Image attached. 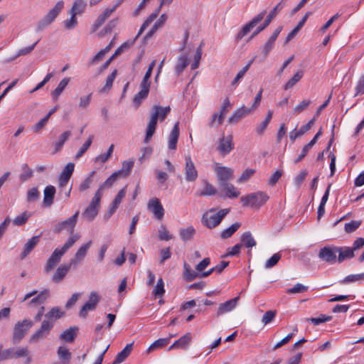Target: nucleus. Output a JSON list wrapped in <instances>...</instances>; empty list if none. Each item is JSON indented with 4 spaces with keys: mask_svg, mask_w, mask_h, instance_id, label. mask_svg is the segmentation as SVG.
<instances>
[{
    "mask_svg": "<svg viewBox=\"0 0 364 364\" xmlns=\"http://www.w3.org/2000/svg\"><path fill=\"white\" fill-rule=\"evenodd\" d=\"M311 103L310 100H304L299 105H297L293 109L294 114H299L306 110L309 105Z\"/></svg>",
    "mask_w": 364,
    "mask_h": 364,
    "instance_id": "nucleus-63",
    "label": "nucleus"
},
{
    "mask_svg": "<svg viewBox=\"0 0 364 364\" xmlns=\"http://www.w3.org/2000/svg\"><path fill=\"white\" fill-rule=\"evenodd\" d=\"M53 322L49 320H44L39 329L33 333L30 338V341H38L44 337L47 336L52 328L53 327Z\"/></svg>",
    "mask_w": 364,
    "mask_h": 364,
    "instance_id": "nucleus-13",
    "label": "nucleus"
},
{
    "mask_svg": "<svg viewBox=\"0 0 364 364\" xmlns=\"http://www.w3.org/2000/svg\"><path fill=\"white\" fill-rule=\"evenodd\" d=\"M234 149L232 142V136L228 135L223 136L219 139L218 150L223 156L228 154Z\"/></svg>",
    "mask_w": 364,
    "mask_h": 364,
    "instance_id": "nucleus-18",
    "label": "nucleus"
},
{
    "mask_svg": "<svg viewBox=\"0 0 364 364\" xmlns=\"http://www.w3.org/2000/svg\"><path fill=\"white\" fill-rule=\"evenodd\" d=\"M315 122V118L311 119L308 123L302 126L299 130L294 129L289 133V139L291 141H294L296 138L301 136L306 132H307L314 125Z\"/></svg>",
    "mask_w": 364,
    "mask_h": 364,
    "instance_id": "nucleus-25",
    "label": "nucleus"
},
{
    "mask_svg": "<svg viewBox=\"0 0 364 364\" xmlns=\"http://www.w3.org/2000/svg\"><path fill=\"white\" fill-rule=\"evenodd\" d=\"M231 107L232 105L230 102V100H228V98H226L222 105L220 113H215L213 115L209 126L213 127H218L219 125L222 124L226 113L229 112Z\"/></svg>",
    "mask_w": 364,
    "mask_h": 364,
    "instance_id": "nucleus-11",
    "label": "nucleus"
},
{
    "mask_svg": "<svg viewBox=\"0 0 364 364\" xmlns=\"http://www.w3.org/2000/svg\"><path fill=\"white\" fill-rule=\"evenodd\" d=\"M72 266L73 265L71 264L70 262L68 264H60L53 274L52 281L55 283L60 282L65 278Z\"/></svg>",
    "mask_w": 364,
    "mask_h": 364,
    "instance_id": "nucleus-23",
    "label": "nucleus"
},
{
    "mask_svg": "<svg viewBox=\"0 0 364 364\" xmlns=\"http://www.w3.org/2000/svg\"><path fill=\"white\" fill-rule=\"evenodd\" d=\"M338 262L341 263L343 261L353 258L354 257V252L350 247H338Z\"/></svg>",
    "mask_w": 364,
    "mask_h": 364,
    "instance_id": "nucleus-30",
    "label": "nucleus"
},
{
    "mask_svg": "<svg viewBox=\"0 0 364 364\" xmlns=\"http://www.w3.org/2000/svg\"><path fill=\"white\" fill-rule=\"evenodd\" d=\"M58 358L62 360L63 363L68 364L71 359V353L69 350L63 346H60L58 349Z\"/></svg>",
    "mask_w": 364,
    "mask_h": 364,
    "instance_id": "nucleus-49",
    "label": "nucleus"
},
{
    "mask_svg": "<svg viewBox=\"0 0 364 364\" xmlns=\"http://www.w3.org/2000/svg\"><path fill=\"white\" fill-rule=\"evenodd\" d=\"M33 325V322L30 319L18 321L14 327L13 342L14 343L20 342Z\"/></svg>",
    "mask_w": 364,
    "mask_h": 364,
    "instance_id": "nucleus-5",
    "label": "nucleus"
},
{
    "mask_svg": "<svg viewBox=\"0 0 364 364\" xmlns=\"http://www.w3.org/2000/svg\"><path fill=\"white\" fill-rule=\"evenodd\" d=\"M338 247L325 246L319 250L318 257L323 262L334 264L338 262Z\"/></svg>",
    "mask_w": 364,
    "mask_h": 364,
    "instance_id": "nucleus-7",
    "label": "nucleus"
},
{
    "mask_svg": "<svg viewBox=\"0 0 364 364\" xmlns=\"http://www.w3.org/2000/svg\"><path fill=\"white\" fill-rule=\"evenodd\" d=\"M94 139V135H90L86 141L82 144V146L80 148L79 151L77 152L75 158L76 159L80 158L89 149L92 143V140Z\"/></svg>",
    "mask_w": 364,
    "mask_h": 364,
    "instance_id": "nucleus-55",
    "label": "nucleus"
},
{
    "mask_svg": "<svg viewBox=\"0 0 364 364\" xmlns=\"http://www.w3.org/2000/svg\"><path fill=\"white\" fill-rule=\"evenodd\" d=\"M284 0H282L268 14L266 19L263 22L262 24H261L259 26H258L256 30L252 33V34L250 36L249 39H252L255 38L256 36H257L260 32L264 31L271 23L272 19L277 15V13L280 11L283 7Z\"/></svg>",
    "mask_w": 364,
    "mask_h": 364,
    "instance_id": "nucleus-9",
    "label": "nucleus"
},
{
    "mask_svg": "<svg viewBox=\"0 0 364 364\" xmlns=\"http://www.w3.org/2000/svg\"><path fill=\"white\" fill-rule=\"evenodd\" d=\"M87 2L85 0H75L70 9V14L80 15L85 11Z\"/></svg>",
    "mask_w": 364,
    "mask_h": 364,
    "instance_id": "nucleus-36",
    "label": "nucleus"
},
{
    "mask_svg": "<svg viewBox=\"0 0 364 364\" xmlns=\"http://www.w3.org/2000/svg\"><path fill=\"white\" fill-rule=\"evenodd\" d=\"M55 194V188L53 186H47L43 191V205L46 207H50L53 203Z\"/></svg>",
    "mask_w": 364,
    "mask_h": 364,
    "instance_id": "nucleus-27",
    "label": "nucleus"
},
{
    "mask_svg": "<svg viewBox=\"0 0 364 364\" xmlns=\"http://www.w3.org/2000/svg\"><path fill=\"white\" fill-rule=\"evenodd\" d=\"M50 296V291L48 289H43L36 296L33 297L29 302V305H36L43 304Z\"/></svg>",
    "mask_w": 364,
    "mask_h": 364,
    "instance_id": "nucleus-38",
    "label": "nucleus"
},
{
    "mask_svg": "<svg viewBox=\"0 0 364 364\" xmlns=\"http://www.w3.org/2000/svg\"><path fill=\"white\" fill-rule=\"evenodd\" d=\"M302 76L303 72L301 70L295 73L294 76L284 86V90L292 88V87L302 77Z\"/></svg>",
    "mask_w": 364,
    "mask_h": 364,
    "instance_id": "nucleus-59",
    "label": "nucleus"
},
{
    "mask_svg": "<svg viewBox=\"0 0 364 364\" xmlns=\"http://www.w3.org/2000/svg\"><path fill=\"white\" fill-rule=\"evenodd\" d=\"M31 215L28 214L26 211L23 212L22 214L16 216L14 220L13 223L15 225L21 226L24 225L28 219L30 218Z\"/></svg>",
    "mask_w": 364,
    "mask_h": 364,
    "instance_id": "nucleus-64",
    "label": "nucleus"
},
{
    "mask_svg": "<svg viewBox=\"0 0 364 364\" xmlns=\"http://www.w3.org/2000/svg\"><path fill=\"white\" fill-rule=\"evenodd\" d=\"M114 145L111 144L108 148V150L106 153L101 154L95 157V163H101L104 164L112 156L113 151H114Z\"/></svg>",
    "mask_w": 364,
    "mask_h": 364,
    "instance_id": "nucleus-48",
    "label": "nucleus"
},
{
    "mask_svg": "<svg viewBox=\"0 0 364 364\" xmlns=\"http://www.w3.org/2000/svg\"><path fill=\"white\" fill-rule=\"evenodd\" d=\"M95 173V171L90 173L89 176L86 177L79 186V191L84 192L87 190L93 182V176Z\"/></svg>",
    "mask_w": 364,
    "mask_h": 364,
    "instance_id": "nucleus-52",
    "label": "nucleus"
},
{
    "mask_svg": "<svg viewBox=\"0 0 364 364\" xmlns=\"http://www.w3.org/2000/svg\"><path fill=\"white\" fill-rule=\"evenodd\" d=\"M239 299L240 296H236L232 299L220 304L217 311V316H220L224 314L232 311L236 307Z\"/></svg>",
    "mask_w": 364,
    "mask_h": 364,
    "instance_id": "nucleus-22",
    "label": "nucleus"
},
{
    "mask_svg": "<svg viewBox=\"0 0 364 364\" xmlns=\"http://www.w3.org/2000/svg\"><path fill=\"white\" fill-rule=\"evenodd\" d=\"M64 7V2L63 1H60L57 2L55 6L50 9L48 13L45 16L50 23H52L55 18L58 16L60 11L63 10Z\"/></svg>",
    "mask_w": 364,
    "mask_h": 364,
    "instance_id": "nucleus-35",
    "label": "nucleus"
},
{
    "mask_svg": "<svg viewBox=\"0 0 364 364\" xmlns=\"http://www.w3.org/2000/svg\"><path fill=\"white\" fill-rule=\"evenodd\" d=\"M220 187L233 178V170L226 166H217L215 169Z\"/></svg>",
    "mask_w": 364,
    "mask_h": 364,
    "instance_id": "nucleus-15",
    "label": "nucleus"
},
{
    "mask_svg": "<svg viewBox=\"0 0 364 364\" xmlns=\"http://www.w3.org/2000/svg\"><path fill=\"white\" fill-rule=\"evenodd\" d=\"M261 99H262V92H259L255 97L254 102H253L252 105L251 106V107H246L244 105L240 107V109H242V114H243L244 117H246L247 115H249L251 113H252L257 108V107L259 106V105L260 103Z\"/></svg>",
    "mask_w": 364,
    "mask_h": 364,
    "instance_id": "nucleus-39",
    "label": "nucleus"
},
{
    "mask_svg": "<svg viewBox=\"0 0 364 364\" xmlns=\"http://www.w3.org/2000/svg\"><path fill=\"white\" fill-rule=\"evenodd\" d=\"M171 108L169 106L161 107L159 105H154L152 107L151 118L148 123L146 136L144 139V141L146 143H148L154 135L156 128L158 119L161 122L164 121L166 116L169 114Z\"/></svg>",
    "mask_w": 364,
    "mask_h": 364,
    "instance_id": "nucleus-2",
    "label": "nucleus"
},
{
    "mask_svg": "<svg viewBox=\"0 0 364 364\" xmlns=\"http://www.w3.org/2000/svg\"><path fill=\"white\" fill-rule=\"evenodd\" d=\"M216 193V189L207 181H204V188L203 191H200L198 196H213Z\"/></svg>",
    "mask_w": 364,
    "mask_h": 364,
    "instance_id": "nucleus-57",
    "label": "nucleus"
},
{
    "mask_svg": "<svg viewBox=\"0 0 364 364\" xmlns=\"http://www.w3.org/2000/svg\"><path fill=\"white\" fill-rule=\"evenodd\" d=\"M189 64V59L186 55L179 56L175 66V71L179 75Z\"/></svg>",
    "mask_w": 364,
    "mask_h": 364,
    "instance_id": "nucleus-42",
    "label": "nucleus"
},
{
    "mask_svg": "<svg viewBox=\"0 0 364 364\" xmlns=\"http://www.w3.org/2000/svg\"><path fill=\"white\" fill-rule=\"evenodd\" d=\"M102 196V193H100V191H96L90 205L82 213V216L87 220L92 221L97 215Z\"/></svg>",
    "mask_w": 364,
    "mask_h": 364,
    "instance_id": "nucleus-4",
    "label": "nucleus"
},
{
    "mask_svg": "<svg viewBox=\"0 0 364 364\" xmlns=\"http://www.w3.org/2000/svg\"><path fill=\"white\" fill-rule=\"evenodd\" d=\"M268 200V195L263 191L252 193L240 198L243 206H250L253 208H259Z\"/></svg>",
    "mask_w": 364,
    "mask_h": 364,
    "instance_id": "nucleus-3",
    "label": "nucleus"
},
{
    "mask_svg": "<svg viewBox=\"0 0 364 364\" xmlns=\"http://www.w3.org/2000/svg\"><path fill=\"white\" fill-rule=\"evenodd\" d=\"M40 241V235L33 236L25 244L23 251L21 252L20 257L23 259L37 245Z\"/></svg>",
    "mask_w": 364,
    "mask_h": 364,
    "instance_id": "nucleus-28",
    "label": "nucleus"
},
{
    "mask_svg": "<svg viewBox=\"0 0 364 364\" xmlns=\"http://www.w3.org/2000/svg\"><path fill=\"white\" fill-rule=\"evenodd\" d=\"M242 245L250 249L256 245V241L250 231L245 232L240 237Z\"/></svg>",
    "mask_w": 364,
    "mask_h": 364,
    "instance_id": "nucleus-37",
    "label": "nucleus"
},
{
    "mask_svg": "<svg viewBox=\"0 0 364 364\" xmlns=\"http://www.w3.org/2000/svg\"><path fill=\"white\" fill-rule=\"evenodd\" d=\"M75 168V164L73 163H68L63 170L62 171L61 173L59 176V187L60 188H63L67 186L68 183V181L74 171Z\"/></svg>",
    "mask_w": 364,
    "mask_h": 364,
    "instance_id": "nucleus-20",
    "label": "nucleus"
},
{
    "mask_svg": "<svg viewBox=\"0 0 364 364\" xmlns=\"http://www.w3.org/2000/svg\"><path fill=\"white\" fill-rule=\"evenodd\" d=\"M100 301V296L98 294L92 291L91 292L89 300L82 306L80 311V316L86 317L87 312L95 309L97 304Z\"/></svg>",
    "mask_w": 364,
    "mask_h": 364,
    "instance_id": "nucleus-16",
    "label": "nucleus"
},
{
    "mask_svg": "<svg viewBox=\"0 0 364 364\" xmlns=\"http://www.w3.org/2000/svg\"><path fill=\"white\" fill-rule=\"evenodd\" d=\"M64 312L62 311L59 307H53L46 314V317L48 319H58L61 318Z\"/></svg>",
    "mask_w": 364,
    "mask_h": 364,
    "instance_id": "nucleus-58",
    "label": "nucleus"
},
{
    "mask_svg": "<svg viewBox=\"0 0 364 364\" xmlns=\"http://www.w3.org/2000/svg\"><path fill=\"white\" fill-rule=\"evenodd\" d=\"M186 165L184 168L185 178L188 182H193L198 178V171L193 162L191 156L187 155L185 157Z\"/></svg>",
    "mask_w": 364,
    "mask_h": 364,
    "instance_id": "nucleus-14",
    "label": "nucleus"
},
{
    "mask_svg": "<svg viewBox=\"0 0 364 364\" xmlns=\"http://www.w3.org/2000/svg\"><path fill=\"white\" fill-rule=\"evenodd\" d=\"M282 30V26H279L271 35V36L268 38L264 46L260 48V54L259 55L262 58V60H265L269 53L274 47L275 41L279 35L280 32Z\"/></svg>",
    "mask_w": 364,
    "mask_h": 364,
    "instance_id": "nucleus-10",
    "label": "nucleus"
},
{
    "mask_svg": "<svg viewBox=\"0 0 364 364\" xmlns=\"http://www.w3.org/2000/svg\"><path fill=\"white\" fill-rule=\"evenodd\" d=\"M92 241H89L87 243L82 245L77 252L75 254L73 258L70 260V262L73 266L76 267L80 262H81L87 255V250L90 247Z\"/></svg>",
    "mask_w": 364,
    "mask_h": 364,
    "instance_id": "nucleus-21",
    "label": "nucleus"
},
{
    "mask_svg": "<svg viewBox=\"0 0 364 364\" xmlns=\"http://www.w3.org/2000/svg\"><path fill=\"white\" fill-rule=\"evenodd\" d=\"M64 7V2L63 1H60L57 2L55 6L50 9L48 13L45 16L50 23H52L55 18L58 16L60 11L63 10Z\"/></svg>",
    "mask_w": 364,
    "mask_h": 364,
    "instance_id": "nucleus-34",
    "label": "nucleus"
},
{
    "mask_svg": "<svg viewBox=\"0 0 364 364\" xmlns=\"http://www.w3.org/2000/svg\"><path fill=\"white\" fill-rule=\"evenodd\" d=\"M71 134L72 133L70 131H65L62 134H60L56 141L53 142V145L55 149V153L58 152L62 149L64 144L70 138Z\"/></svg>",
    "mask_w": 364,
    "mask_h": 364,
    "instance_id": "nucleus-40",
    "label": "nucleus"
},
{
    "mask_svg": "<svg viewBox=\"0 0 364 364\" xmlns=\"http://www.w3.org/2000/svg\"><path fill=\"white\" fill-rule=\"evenodd\" d=\"M225 191L228 198H237L240 196V191L231 183H226L221 186Z\"/></svg>",
    "mask_w": 364,
    "mask_h": 364,
    "instance_id": "nucleus-53",
    "label": "nucleus"
},
{
    "mask_svg": "<svg viewBox=\"0 0 364 364\" xmlns=\"http://www.w3.org/2000/svg\"><path fill=\"white\" fill-rule=\"evenodd\" d=\"M363 280H364V272L360 274L348 275L340 282L341 284H346L349 283L361 282Z\"/></svg>",
    "mask_w": 364,
    "mask_h": 364,
    "instance_id": "nucleus-51",
    "label": "nucleus"
},
{
    "mask_svg": "<svg viewBox=\"0 0 364 364\" xmlns=\"http://www.w3.org/2000/svg\"><path fill=\"white\" fill-rule=\"evenodd\" d=\"M78 215L79 211H77L73 216L70 217L67 220L56 224L54 228V232L58 233L63 230H67L70 233H73L77 223Z\"/></svg>",
    "mask_w": 364,
    "mask_h": 364,
    "instance_id": "nucleus-12",
    "label": "nucleus"
},
{
    "mask_svg": "<svg viewBox=\"0 0 364 364\" xmlns=\"http://www.w3.org/2000/svg\"><path fill=\"white\" fill-rule=\"evenodd\" d=\"M119 176V172H114L100 186L97 191H102L103 189L110 188L117 180Z\"/></svg>",
    "mask_w": 364,
    "mask_h": 364,
    "instance_id": "nucleus-46",
    "label": "nucleus"
},
{
    "mask_svg": "<svg viewBox=\"0 0 364 364\" xmlns=\"http://www.w3.org/2000/svg\"><path fill=\"white\" fill-rule=\"evenodd\" d=\"M78 234L73 235L62 247L55 249L50 257L47 260L44 267V271L49 273L53 271L55 266L60 262L63 255L80 239Z\"/></svg>",
    "mask_w": 364,
    "mask_h": 364,
    "instance_id": "nucleus-1",
    "label": "nucleus"
},
{
    "mask_svg": "<svg viewBox=\"0 0 364 364\" xmlns=\"http://www.w3.org/2000/svg\"><path fill=\"white\" fill-rule=\"evenodd\" d=\"M195 234L196 229L193 226L182 228L179 230L180 237L184 242L192 240Z\"/></svg>",
    "mask_w": 364,
    "mask_h": 364,
    "instance_id": "nucleus-41",
    "label": "nucleus"
},
{
    "mask_svg": "<svg viewBox=\"0 0 364 364\" xmlns=\"http://www.w3.org/2000/svg\"><path fill=\"white\" fill-rule=\"evenodd\" d=\"M133 343H128L124 348V349L117 353L112 364H120L122 363L131 353L132 350Z\"/></svg>",
    "mask_w": 364,
    "mask_h": 364,
    "instance_id": "nucleus-32",
    "label": "nucleus"
},
{
    "mask_svg": "<svg viewBox=\"0 0 364 364\" xmlns=\"http://www.w3.org/2000/svg\"><path fill=\"white\" fill-rule=\"evenodd\" d=\"M165 293L164 284L161 278L159 279L153 291L155 297H161Z\"/></svg>",
    "mask_w": 364,
    "mask_h": 364,
    "instance_id": "nucleus-60",
    "label": "nucleus"
},
{
    "mask_svg": "<svg viewBox=\"0 0 364 364\" xmlns=\"http://www.w3.org/2000/svg\"><path fill=\"white\" fill-rule=\"evenodd\" d=\"M148 209L154 214L157 220H161L164 215V209L157 198H151L147 204Z\"/></svg>",
    "mask_w": 364,
    "mask_h": 364,
    "instance_id": "nucleus-17",
    "label": "nucleus"
},
{
    "mask_svg": "<svg viewBox=\"0 0 364 364\" xmlns=\"http://www.w3.org/2000/svg\"><path fill=\"white\" fill-rule=\"evenodd\" d=\"M308 287L302 284L297 283L293 287L287 289L286 292L288 294H299L307 291Z\"/></svg>",
    "mask_w": 364,
    "mask_h": 364,
    "instance_id": "nucleus-61",
    "label": "nucleus"
},
{
    "mask_svg": "<svg viewBox=\"0 0 364 364\" xmlns=\"http://www.w3.org/2000/svg\"><path fill=\"white\" fill-rule=\"evenodd\" d=\"M11 355L13 358H26V364H29L31 362V358L30 356V351L28 347H18V348H11Z\"/></svg>",
    "mask_w": 364,
    "mask_h": 364,
    "instance_id": "nucleus-26",
    "label": "nucleus"
},
{
    "mask_svg": "<svg viewBox=\"0 0 364 364\" xmlns=\"http://www.w3.org/2000/svg\"><path fill=\"white\" fill-rule=\"evenodd\" d=\"M170 342V338H159L155 341L147 349V353H151L157 348L167 346Z\"/></svg>",
    "mask_w": 364,
    "mask_h": 364,
    "instance_id": "nucleus-47",
    "label": "nucleus"
},
{
    "mask_svg": "<svg viewBox=\"0 0 364 364\" xmlns=\"http://www.w3.org/2000/svg\"><path fill=\"white\" fill-rule=\"evenodd\" d=\"M38 42H39V40H38L37 41H36L33 44H32L31 46H28L27 47L21 48L20 50H18L16 55L11 58V60H15L19 56L28 55L34 50L35 47L38 43Z\"/></svg>",
    "mask_w": 364,
    "mask_h": 364,
    "instance_id": "nucleus-54",
    "label": "nucleus"
},
{
    "mask_svg": "<svg viewBox=\"0 0 364 364\" xmlns=\"http://www.w3.org/2000/svg\"><path fill=\"white\" fill-rule=\"evenodd\" d=\"M126 195V187L122 188L118 193L117 194L116 197L110 204V205L108 208V210L107 213L105 215V217L106 219L109 218L117 210L119 205H120L122 199L124 198Z\"/></svg>",
    "mask_w": 364,
    "mask_h": 364,
    "instance_id": "nucleus-19",
    "label": "nucleus"
},
{
    "mask_svg": "<svg viewBox=\"0 0 364 364\" xmlns=\"http://www.w3.org/2000/svg\"><path fill=\"white\" fill-rule=\"evenodd\" d=\"M78 328L76 326H71L68 329L64 331L60 335V338L68 343H72L76 336Z\"/></svg>",
    "mask_w": 364,
    "mask_h": 364,
    "instance_id": "nucleus-33",
    "label": "nucleus"
},
{
    "mask_svg": "<svg viewBox=\"0 0 364 364\" xmlns=\"http://www.w3.org/2000/svg\"><path fill=\"white\" fill-rule=\"evenodd\" d=\"M118 7V4H115L112 9H106L101 14L92 25V31H96L106 21V19L112 14V12Z\"/></svg>",
    "mask_w": 364,
    "mask_h": 364,
    "instance_id": "nucleus-24",
    "label": "nucleus"
},
{
    "mask_svg": "<svg viewBox=\"0 0 364 364\" xmlns=\"http://www.w3.org/2000/svg\"><path fill=\"white\" fill-rule=\"evenodd\" d=\"M134 161H124L122 162V168L117 172H119V176H122L124 177H127L129 175L133 166H134Z\"/></svg>",
    "mask_w": 364,
    "mask_h": 364,
    "instance_id": "nucleus-50",
    "label": "nucleus"
},
{
    "mask_svg": "<svg viewBox=\"0 0 364 364\" xmlns=\"http://www.w3.org/2000/svg\"><path fill=\"white\" fill-rule=\"evenodd\" d=\"M135 43V40L130 39L122 43L119 48L116 49L112 55L116 58L122 53L127 51Z\"/></svg>",
    "mask_w": 364,
    "mask_h": 364,
    "instance_id": "nucleus-45",
    "label": "nucleus"
},
{
    "mask_svg": "<svg viewBox=\"0 0 364 364\" xmlns=\"http://www.w3.org/2000/svg\"><path fill=\"white\" fill-rule=\"evenodd\" d=\"M332 319L331 316H326L325 314H320L318 317L317 318H307V321H309L311 323H312L314 325L317 326L322 323L329 321Z\"/></svg>",
    "mask_w": 364,
    "mask_h": 364,
    "instance_id": "nucleus-62",
    "label": "nucleus"
},
{
    "mask_svg": "<svg viewBox=\"0 0 364 364\" xmlns=\"http://www.w3.org/2000/svg\"><path fill=\"white\" fill-rule=\"evenodd\" d=\"M179 137V122H176L168 136V148L172 150L176 149V144Z\"/></svg>",
    "mask_w": 364,
    "mask_h": 364,
    "instance_id": "nucleus-29",
    "label": "nucleus"
},
{
    "mask_svg": "<svg viewBox=\"0 0 364 364\" xmlns=\"http://www.w3.org/2000/svg\"><path fill=\"white\" fill-rule=\"evenodd\" d=\"M191 340V334L190 333H187L183 336L181 337L179 339L176 341L171 346H169L168 350H171L174 348H186L190 341Z\"/></svg>",
    "mask_w": 364,
    "mask_h": 364,
    "instance_id": "nucleus-31",
    "label": "nucleus"
},
{
    "mask_svg": "<svg viewBox=\"0 0 364 364\" xmlns=\"http://www.w3.org/2000/svg\"><path fill=\"white\" fill-rule=\"evenodd\" d=\"M228 212L229 209H222L212 215L205 213L203 215V223L208 228H215L220 223Z\"/></svg>",
    "mask_w": 364,
    "mask_h": 364,
    "instance_id": "nucleus-6",
    "label": "nucleus"
},
{
    "mask_svg": "<svg viewBox=\"0 0 364 364\" xmlns=\"http://www.w3.org/2000/svg\"><path fill=\"white\" fill-rule=\"evenodd\" d=\"M273 115V111L272 110H268L267 115L266 119L257 127V132L259 134H262L264 131L266 129L267 125L270 122L272 117Z\"/></svg>",
    "mask_w": 364,
    "mask_h": 364,
    "instance_id": "nucleus-56",
    "label": "nucleus"
},
{
    "mask_svg": "<svg viewBox=\"0 0 364 364\" xmlns=\"http://www.w3.org/2000/svg\"><path fill=\"white\" fill-rule=\"evenodd\" d=\"M267 11L265 10L255 16L250 22L247 23L235 36V41L239 42L264 17Z\"/></svg>",
    "mask_w": 364,
    "mask_h": 364,
    "instance_id": "nucleus-8",
    "label": "nucleus"
},
{
    "mask_svg": "<svg viewBox=\"0 0 364 364\" xmlns=\"http://www.w3.org/2000/svg\"><path fill=\"white\" fill-rule=\"evenodd\" d=\"M241 226V224L238 222L233 223L229 228L223 230L220 233V237L222 239H228Z\"/></svg>",
    "mask_w": 364,
    "mask_h": 364,
    "instance_id": "nucleus-44",
    "label": "nucleus"
},
{
    "mask_svg": "<svg viewBox=\"0 0 364 364\" xmlns=\"http://www.w3.org/2000/svg\"><path fill=\"white\" fill-rule=\"evenodd\" d=\"M183 277L186 281L191 282L198 277H200V274L193 270L190 265L185 262L183 264Z\"/></svg>",
    "mask_w": 364,
    "mask_h": 364,
    "instance_id": "nucleus-43",
    "label": "nucleus"
}]
</instances>
